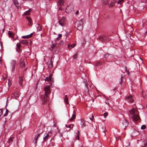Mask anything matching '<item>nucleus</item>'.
I'll return each instance as SVG.
<instances>
[{"mask_svg":"<svg viewBox=\"0 0 147 147\" xmlns=\"http://www.w3.org/2000/svg\"><path fill=\"white\" fill-rule=\"evenodd\" d=\"M50 87L49 86H46L44 89L45 95L42 96L41 98V101L43 104H46L47 103L48 100V96L51 93L50 89Z\"/></svg>","mask_w":147,"mask_h":147,"instance_id":"nucleus-1","label":"nucleus"},{"mask_svg":"<svg viewBox=\"0 0 147 147\" xmlns=\"http://www.w3.org/2000/svg\"><path fill=\"white\" fill-rule=\"evenodd\" d=\"M111 38L105 36H102L99 37L98 40H99L104 43H106L111 41Z\"/></svg>","mask_w":147,"mask_h":147,"instance_id":"nucleus-2","label":"nucleus"},{"mask_svg":"<svg viewBox=\"0 0 147 147\" xmlns=\"http://www.w3.org/2000/svg\"><path fill=\"white\" fill-rule=\"evenodd\" d=\"M129 112L132 114V118L133 121L134 122L136 121L139 120L140 117L137 115L135 113V111L134 110H131L129 111Z\"/></svg>","mask_w":147,"mask_h":147,"instance_id":"nucleus-3","label":"nucleus"},{"mask_svg":"<svg viewBox=\"0 0 147 147\" xmlns=\"http://www.w3.org/2000/svg\"><path fill=\"white\" fill-rule=\"evenodd\" d=\"M66 23V19L65 17H63L59 20V23L62 26H65Z\"/></svg>","mask_w":147,"mask_h":147,"instance_id":"nucleus-4","label":"nucleus"},{"mask_svg":"<svg viewBox=\"0 0 147 147\" xmlns=\"http://www.w3.org/2000/svg\"><path fill=\"white\" fill-rule=\"evenodd\" d=\"M104 57L107 59L106 61L108 62L111 61L114 59V57L113 55H110L108 53L105 55Z\"/></svg>","mask_w":147,"mask_h":147,"instance_id":"nucleus-5","label":"nucleus"},{"mask_svg":"<svg viewBox=\"0 0 147 147\" xmlns=\"http://www.w3.org/2000/svg\"><path fill=\"white\" fill-rule=\"evenodd\" d=\"M23 80V77L22 76H19L18 77V82L19 85L21 87L22 86V83Z\"/></svg>","mask_w":147,"mask_h":147,"instance_id":"nucleus-6","label":"nucleus"},{"mask_svg":"<svg viewBox=\"0 0 147 147\" xmlns=\"http://www.w3.org/2000/svg\"><path fill=\"white\" fill-rule=\"evenodd\" d=\"M83 26L82 25V22H78L77 24V28L79 30H80L83 29Z\"/></svg>","mask_w":147,"mask_h":147,"instance_id":"nucleus-7","label":"nucleus"},{"mask_svg":"<svg viewBox=\"0 0 147 147\" xmlns=\"http://www.w3.org/2000/svg\"><path fill=\"white\" fill-rule=\"evenodd\" d=\"M125 99L128 102H132L133 101V100L132 98V96L131 95H129L126 97L125 98Z\"/></svg>","mask_w":147,"mask_h":147,"instance_id":"nucleus-8","label":"nucleus"},{"mask_svg":"<svg viewBox=\"0 0 147 147\" xmlns=\"http://www.w3.org/2000/svg\"><path fill=\"white\" fill-rule=\"evenodd\" d=\"M12 63V71H13L15 70L16 61L15 60H13L11 62Z\"/></svg>","mask_w":147,"mask_h":147,"instance_id":"nucleus-9","label":"nucleus"},{"mask_svg":"<svg viewBox=\"0 0 147 147\" xmlns=\"http://www.w3.org/2000/svg\"><path fill=\"white\" fill-rule=\"evenodd\" d=\"M122 124L124 127V129H125L126 127L128 125L129 123L128 122H127V120H124L123 121Z\"/></svg>","mask_w":147,"mask_h":147,"instance_id":"nucleus-10","label":"nucleus"},{"mask_svg":"<svg viewBox=\"0 0 147 147\" xmlns=\"http://www.w3.org/2000/svg\"><path fill=\"white\" fill-rule=\"evenodd\" d=\"M53 59V57H52L51 58L50 60V63L48 65V67L49 68H51L53 67V61H52V59Z\"/></svg>","mask_w":147,"mask_h":147,"instance_id":"nucleus-11","label":"nucleus"},{"mask_svg":"<svg viewBox=\"0 0 147 147\" xmlns=\"http://www.w3.org/2000/svg\"><path fill=\"white\" fill-rule=\"evenodd\" d=\"M20 43H22V44L25 45H27L28 44V41L26 40H21L19 42Z\"/></svg>","mask_w":147,"mask_h":147,"instance_id":"nucleus-12","label":"nucleus"},{"mask_svg":"<svg viewBox=\"0 0 147 147\" xmlns=\"http://www.w3.org/2000/svg\"><path fill=\"white\" fill-rule=\"evenodd\" d=\"M26 18L28 21V25H31V23L32 22V20L31 18L30 17H26Z\"/></svg>","mask_w":147,"mask_h":147,"instance_id":"nucleus-13","label":"nucleus"},{"mask_svg":"<svg viewBox=\"0 0 147 147\" xmlns=\"http://www.w3.org/2000/svg\"><path fill=\"white\" fill-rule=\"evenodd\" d=\"M57 2L60 6H62L64 5L65 2L64 0H57Z\"/></svg>","mask_w":147,"mask_h":147,"instance_id":"nucleus-14","label":"nucleus"},{"mask_svg":"<svg viewBox=\"0 0 147 147\" xmlns=\"http://www.w3.org/2000/svg\"><path fill=\"white\" fill-rule=\"evenodd\" d=\"M85 121L83 120H81L80 125L81 126L82 128H83L85 126Z\"/></svg>","mask_w":147,"mask_h":147,"instance_id":"nucleus-15","label":"nucleus"},{"mask_svg":"<svg viewBox=\"0 0 147 147\" xmlns=\"http://www.w3.org/2000/svg\"><path fill=\"white\" fill-rule=\"evenodd\" d=\"M20 67H24L25 66V62L24 61L21 60L20 61Z\"/></svg>","mask_w":147,"mask_h":147,"instance_id":"nucleus-16","label":"nucleus"},{"mask_svg":"<svg viewBox=\"0 0 147 147\" xmlns=\"http://www.w3.org/2000/svg\"><path fill=\"white\" fill-rule=\"evenodd\" d=\"M13 138L14 137H11L8 140L7 143H8V144H9V146L11 144L12 142H13Z\"/></svg>","mask_w":147,"mask_h":147,"instance_id":"nucleus-17","label":"nucleus"},{"mask_svg":"<svg viewBox=\"0 0 147 147\" xmlns=\"http://www.w3.org/2000/svg\"><path fill=\"white\" fill-rule=\"evenodd\" d=\"M13 95L16 98H17L19 97L20 93L19 92L16 91L13 93Z\"/></svg>","mask_w":147,"mask_h":147,"instance_id":"nucleus-18","label":"nucleus"},{"mask_svg":"<svg viewBox=\"0 0 147 147\" xmlns=\"http://www.w3.org/2000/svg\"><path fill=\"white\" fill-rule=\"evenodd\" d=\"M52 77V74H50L49 77L48 78V77H47L45 79V81H47L48 82L50 81V80H51V78Z\"/></svg>","mask_w":147,"mask_h":147,"instance_id":"nucleus-19","label":"nucleus"},{"mask_svg":"<svg viewBox=\"0 0 147 147\" xmlns=\"http://www.w3.org/2000/svg\"><path fill=\"white\" fill-rule=\"evenodd\" d=\"M42 133L41 132L40 134H37L35 137L34 138V141H35L34 143H36L37 142V140L38 137L39 136L40 134H41Z\"/></svg>","mask_w":147,"mask_h":147,"instance_id":"nucleus-20","label":"nucleus"},{"mask_svg":"<svg viewBox=\"0 0 147 147\" xmlns=\"http://www.w3.org/2000/svg\"><path fill=\"white\" fill-rule=\"evenodd\" d=\"M8 34L9 35V36L11 37H13V35H14V34L13 33V32L11 31H9L8 32Z\"/></svg>","mask_w":147,"mask_h":147,"instance_id":"nucleus-21","label":"nucleus"},{"mask_svg":"<svg viewBox=\"0 0 147 147\" xmlns=\"http://www.w3.org/2000/svg\"><path fill=\"white\" fill-rule=\"evenodd\" d=\"M64 101L67 104H69V103L68 102V98L67 96V95H65V97L64 99Z\"/></svg>","mask_w":147,"mask_h":147,"instance_id":"nucleus-22","label":"nucleus"},{"mask_svg":"<svg viewBox=\"0 0 147 147\" xmlns=\"http://www.w3.org/2000/svg\"><path fill=\"white\" fill-rule=\"evenodd\" d=\"M13 1L16 7L18 6V2L17 0H13Z\"/></svg>","mask_w":147,"mask_h":147,"instance_id":"nucleus-23","label":"nucleus"},{"mask_svg":"<svg viewBox=\"0 0 147 147\" xmlns=\"http://www.w3.org/2000/svg\"><path fill=\"white\" fill-rule=\"evenodd\" d=\"M143 144L142 146L143 147H146L147 145V141L146 140H143Z\"/></svg>","mask_w":147,"mask_h":147,"instance_id":"nucleus-24","label":"nucleus"},{"mask_svg":"<svg viewBox=\"0 0 147 147\" xmlns=\"http://www.w3.org/2000/svg\"><path fill=\"white\" fill-rule=\"evenodd\" d=\"M76 115L75 114H73L72 115V117L70 119V120L72 121L76 118Z\"/></svg>","mask_w":147,"mask_h":147,"instance_id":"nucleus-25","label":"nucleus"},{"mask_svg":"<svg viewBox=\"0 0 147 147\" xmlns=\"http://www.w3.org/2000/svg\"><path fill=\"white\" fill-rule=\"evenodd\" d=\"M37 29V30H38V31H40L42 29V27L40 26V25L39 24H38Z\"/></svg>","mask_w":147,"mask_h":147,"instance_id":"nucleus-26","label":"nucleus"},{"mask_svg":"<svg viewBox=\"0 0 147 147\" xmlns=\"http://www.w3.org/2000/svg\"><path fill=\"white\" fill-rule=\"evenodd\" d=\"M30 9L28 10V11H26L24 13V14L26 15H30Z\"/></svg>","mask_w":147,"mask_h":147,"instance_id":"nucleus-27","label":"nucleus"},{"mask_svg":"<svg viewBox=\"0 0 147 147\" xmlns=\"http://www.w3.org/2000/svg\"><path fill=\"white\" fill-rule=\"evenodd\" d=\"M123 1L124 0H118L117 1V3L118 4H119L121 5L123 2Z\"/></svg>","mask_w":147,"mask_h":147,"instance_id":"nucleus-28","label":"nucleus"},{"mask_svg":"<svg viewBox=\"0 0 147 147\" xmlns=\"http://www.w3.org/2000/svg\"><path fill=\"white\" fill-rule=\"evenodd\" d=\"M49 137V135L48 134H47L43 138L44 141H45L47 140Z\"/></svg>","mask_w":147,"mask_h":147,"instance_id":"nucleus-29","label":"nucleus"},{"mask_svg":"<svg viewBox=\"0 0 147 147\" xmlns=\"http://www.w3.org/2000/svg\"><path fill=\"white\" fill-rule=\"evenodd\" d=\"M102 2L103 4H107L108 3V0H102Z\"/></svg>","mask_w":147,"mask_h":147,"instance_id":"nucleus-30","label":"nucleus"},{"mask_svg":"<svg viewBox=\"0 0 147 147\" xmlns=\"http://www.w3.org/2000/svg\"><path fill=\"white\" fill-rule=\"evenodd\" d=\"M21 43H19V44H16V48L18 49H20L21 47Z\"/></svg>","mask_w":147,"mask_h":147,"instance_id":"nucleus-31","label":"nucleus"},{"mask_svg":"<svg viewBox=\"0 0 147 147\" xmlns=\"http://www.w3.org/2000/svg\"><path fill=\"white\" fill-rule=\"evenodd\" d=\"M56 43L53 44L51 46V48H52V49H53L56 46Z\"/></svg>","mask_w":147,"mask_h":147,"instance_id":"nucleus-32","label":"nucleus"},{"mask_svg":"<svg viewBox=\"0 0 147 147\" xmlns=\"http://www.w3.org/2000/svg\"><path fill=\"white\" fill-rule=\"evenodd\" d=\"M78 54L77 53H76L73 56V58L74 59H76L77 57Z\"/></svg>","mask_w":147,"mask_h":147,"instance_id":"nucleus-33","label":"nucleus"},{"mask_svg":"<svg viewBox=\"0 0 147 147\" xmlns=\"http://www.w3.org/2000/svg\"><path fill=\"white\" fill-rule=\"evenodd\" d=\"M84 82L85 84V86H86V88H87L88 86V82H87V81H86L84 80Z\"/></svg>","mask_w":147,"mask_h":147,"instance_id":"nucleus-34","label":"nucleus"},{"mask_svg":"<svg viewBox=\"0 0 147 147\" xmlns=\"http://www.w3.org/2000/svg\"><path fill=\"white\" fill-rule=\"evenodd\" d=\"M9 111L8 110H6V112L4 114L3 116H6L7 115L8 113V112Z\"/></svg>","mask_w":147,"mask_h":147,"instance_id":"nucleus-35","label":"nucleus"},{"mask_svg":"<svg viewBox=\"0 0 147 147\" xmlns=\"http://www.w3.org/2000/svg\"><path fill=\"white\" fill-rule=\"evenodd\" d=\"M146 127V126L145 125H143L141 127V129H145Z\"/></svg>","mask_w":147,"mask_h":147,"instance_id":"nucleus-36","label":"nucleus"},{"mask_svg":"<svg viewBox=\"0 0 147 147\" xmlns=\"http://www.w3.org/2000/svg\"><path fill=\"white\" fill-rule=\"evenodd\" d=\"M102 63L101 62H98L95 64V65L96 66H98L100 65Z\"/></svg>","mask_w":147,"mask_h":147,"instance_id":"nucleus-37","label":"nucleus"},{"mask_svg":"<svg viewBox=\"0 0 147 147\" xmlns=\"http://www.w3.org/2000/svg\"><path fill=\"white\" fill-rule=\"evenodd\" d=\"M108 113L107 112H106L104 113V116L105 118H106L108 116Z\"/></svg>","mask_w":147,"mask_h":147,"instance_id":"nucleus-38","label":"nucleus"},{"mask_svg":"<svg viewBox=\"0 0 147 147\" xmlns=\"http://www.w3.org/2000/svg\"><path fill=\"white\" fill-rule=\"evenodd\" d=\"M125 71H126L127 73V74L128 75H129V70H127V69L126 67H125Z\"/></svg>","mask_w":147,"mask_h":147,"instance_id":"nucleus-39","label":"nucleus"},{"mask_svg":"<svg viewBox=\"0 0 147 147\" xmlns=\"http://www.w3.org/2000/svg\"><path fill=\"white\" fill-rule=\"evenodd\" d=\"M16 50L17 52H18L19 53H20L21 52V49H18L16 48Z\"/></svg>","mask_w":147,"mask_h":147,"instance_id":"nucleus-40","label":"nucleus"},{"mask_svg":"<svg viewBox=\"0 0 147 147\" xmlns=\"http://www.w3.org/2000/svg\"><path fill=\"white\" fill-rule=\"evenodd\" d=\"M33 33H31L30 34L27 35V36H28V38H29L32 37V35H33Z\"/></svg>","mask_w":147,"mask_h":147,"instance_id":"nucleus-41","label":"nucleus"},{"mask_svg":"<svg viewBox=\"0 0 147 147\" xmlns=\"http://www.w3.org/2000/svg\"><path fill=\"white\" fill-rule=\"evenodd\" d=\"M114 5V3H111L110 4H109L108 5L109 7H110L113 6V5Z\"/></svg>","mask_w":147,"mask_h":147,"instance_id":"nucleus-42","label":"nucleus"},{"mask_svg":"<svg viewBox=\"0 0 147 147\" xmlns=\"http://www.w3.org/2000/svg\"><path fill=\"white\" fill-rule=\"evenodd\" d=\"M103 129V130L102 131L104 132V133H105V131L106 130V128L105 127V126H102V127Z\"/></svg>","mask_w":147,"mask_h":147,"instance_id":"nucleus-43","label":"nucleus"},{"mask_svg":"<svg viewBox=\"0 0 147 147\" xmlns=\"http://www.w3.org/2000/svg\"><path fill=\"white\" fill-rule=\"evenodd\" d=\"M28 38V36H27V35L26 36H23L22 37V38H24V39Z\"/></svg>","mask_w":147,"mask_h":147,"instance_id":"nucleus-44","label":"nucleus"},{"mask_svg":"<svg viewBox=\"0 0 147 147\" xmlns=\"http://www.w3.org/2000/svg\"><path fill=\"white\" fill-rule=\"evenodd\" d=\"M3 114V111L2 109H0V117Z\"/></svg>","mask_w":147,"mask_h":147,"instance_id":"nucleus-45","label":"nucleus"},{"mask_svg":"<svg viewBox=\"0 0 147 147\" xmlns=\"http://www.w3.org/2000/svg\"><path fill=\"white\" fill-rule=\"evenodd\" d=\"M71 125H65V127H68V128H71Z\"/></svg>","mask_w":147,"mask_h":147,"instance_id":"nucleus-46","label":"nucleus"},{"mask_svg":"<svg viewBox=\"0 0 147 147\" xmlns=\"http://www.w3.org/2000/svg\"><path fill=\"white\" fill-rule=\"evenodd\" d=\"M76 44H73L72 45H70V46L71 47V48H74L76 46Z\"/></svg>","mask_w":147,"mask_h":147,"instance_id":"nucleus-47","label":"nucleus"},{"mask_svg":"<svg viewBox=\"0 0 147 147\" xmlns=\"http://www.w3.org/2000/svg\"><path fill=\"white\" fill-rule=\"evenodd\" d=\"M76 139H78V140H79V135L78 134L77 136H76Z\"/></svg>","mask_w":147,"mask_h":147,"instance_id":"nucleus-48","label":"nucleus"},{"mask_svg":"<svg viewBox=\"0 0 147 147\" xmlns=\"http://www.w3.org/2000/svg\"><path fill=\"white\" fill-rule=\"evenodd\" d=\"M50 81L51 82H54V79H53V78H51V80H50Z\"/></svg>","mask_w":147,"mask_h":147,"instance_id":"nucleus-49","label":"nucleus"},{"mask_svg":"<svg viewBox=\"0 0 147 147\" xmlns=\"http://www.w3.org/2000/svg\"><path fill=\"white\" fill-rule=\"evenodd\" d=\"M1 57L0 56V66L1 65Z\"/></svg>","mask_w":147,"mask_h":147,"instance_id":"nucleus-50","label":"nucleus"},{"mask_svg":"<svg viewBox=\"0 0 147 147\" xmlns=\"http://www.w3.org/2000/svg\"><path fill=\"white\" fill-rule=\"evenodd\" d=\"M59 136L60 137H63V135L62 133H60V134H59Z\"/></svg>","mask_w":147,"mask_h":147,"instance_id":"nucleus-51","label":"nucleus"},{"mask_svg":"<svg viewBox=\"0 0 147 147\" xmlns=\"http://www.w3.org/2000/svg\"><path fill=\"white\" fill-rule=\"evenodd\" d=\"M62 36V34H58V37H61Z\"/></svg>","mask_w":147,"mask_h":147,"instance_id":"nucleus-52","label":"nucleus"},{"mask_svg":"<svg viewBox=\"0 0 147 147\" xmlns=\"http://www.w3.org/2000/svg\"><path fill=\"white\" fill-rule=\"evenodd\" d=\"M79 13V11H76V14H78Z\"/></svg>","mask_w":147,"mask_h":147,"instance_id":"nucleus-53","label":"nucleus"},{"mask_svg":"<svg viewBox=\"0 0 147 147\" xmlns=\"http://www.w3.org/2000/svg\"><path fill=\"white\" fill-rule=\"evenodd\" d=\"M52 130H50V131H49V132L50 133H52Z\"/></svg>","mask_w":147,"mask_h":147,"instance_id":"nucleus-54","label":"nucleus"},{"mask_svg":"<svg viewBox=\"0 0 147 147\" xmlns=\"http://www.w3.org/2000/svg\"><path fill=\"white\" fill-rule=\"evenodd\" d=\"M58 133H59V134H60V133H61V132H60V130H59H59H58Z\"/></svg>","mask_w":147,"mask_h":147,"instance_id":"nucleus-55","label":"nucleus"},{"mask_svg":"<svg viewBox=\"0 0 147 147\" xmlns=\"http://www.w3.org/2000/svg\"><path fill=\"white\" fill-rule=\"evenodd\" d=\"M90 120H91L92 121H92V118H90Z\"/></svg>","mask_w":147,"mask_h":147,"instance_id":"nucleus-56","label":"nucleus"},{"mask_svg":"<svg viewBox=\"0 0 147 147\" xmlns=\"http://www.w3.org/2000/svg\"><path fill=\"white\" fill-rule=\"evenodd\" d=\"M142 96L143 97L145 98V96H144V94H142Z\"/></svg>","mask_w":147,"mask_h":147,"instance_id":"nucleus-57","label":"nucleus"},{"mask_svg":"<svg viewBox=\"0 0 147 147\" xmlns=\"http://www.w3.org/2000/svg\"><path fill=\"white\" fill-rule=\"evenodd\" d=\"M71 125H72V126H73L72 127H74V125H73V124H71Z\"/></svg>","mask_w":147,"mask_h":147,"instance_id":"nucleus-58","label":"nucleus"},{"mask_svg":"<svg viewBox=\"0 0 147 147\" xmlns=\"http://www.w3.org/2000/svg\"><path fill=\"white\" fill-rule=\"evenodd\" d=\"M69 7H67L66 8V9H68V8H69Z\"/></svg>","mask_w":147,"mask_h":147,"instance_id":"nucleus-59","label":"nucleus"},{"mask_svg":"<svg viewBox=\"0 0 147 147\" xmlns=\"http://www.w3.org/2000/svg\"><path fill=\"white\" fill-rule=\"evenodd\" d=\"M92 118H94V116L92 115Z\"/></svg>","mask_w":147,"mask_h":147,"instance_id":"nucleus-60","label":"nucleus"},{"mask_svg":"<svg viewBox=\"0 0 147 147\" xmlns=\"http://www.w3.org/2000/svg\"><path fill=\"white\" fill-rule=\"evenodd\" d=\"M54 126L55 127L56 125H55V124H54Z\"/></svg>","mask_w":147,"mask_h":147,"instance_id":"nucleus-61","label":"nucleus"},{"mask_svg":"<svg viewBox=\"0 0 147 147\" xmlns=\"http://www.w3.org/2000/svg\"><path fill=\"white\" fill-rule=\"evenodd\" d=\"M73 112H74H74H75V111H73Z\"/></svg>","mask_w":147,"mask_h":147,"instance_id":"nucleus-62","label":"nucleus"},{"mask_svg":"<svg viewBox=\"0 0 147 147\" xmlns=\"http://www.w3.org/2000/svg\"><path fill=\"white\" fill-rule=\"evenodd\" d=\"M80 147H82V146H80Z\"/></svg>","mask_w":147,"mask_h":147,"instance_id":"nucleus-63","label":"nucleus"},{"mask_svg":"<svg viewBox=\"0 0 147 147\" xmlns=\"http://www.w3.org/2000/svg\"><path fill=\"white\" fill-rule=\"evenodd\" d=\"M106 104H107L106 102Z\"/></svg>","mask_w":147,"mask_h":147,"instance_id":"nucleus-64","label":"nucleus"}]
</instances>
